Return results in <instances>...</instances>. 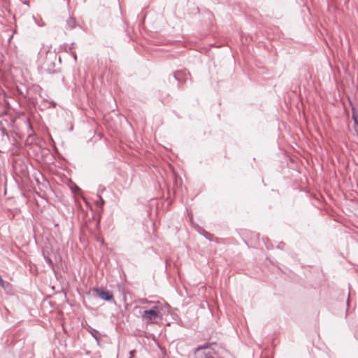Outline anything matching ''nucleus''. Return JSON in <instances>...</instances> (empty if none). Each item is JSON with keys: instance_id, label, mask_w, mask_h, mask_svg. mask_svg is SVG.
I'll use <instances>...</instances> for the list:
<instances>
[{"instance_id": "obj_1", "label": "nucleus", "mask_w": 358, "mask_h": 358, "mask_svg": "<svg viewBox=\"0 0 358 358\" xmlns=\"http://www.w3.org/2000/svg\"><path fill=\"white\" fill-rule=\"evenodd\" d=\"M163 304L157 303V306H152L150 309H145L141 313L142 322L148 325L157 324L163 320Z\"/></svg>"}, {"instance_id": "obj_2", "label": "nucleus", "mask_w": 358, "mask_h": 358, "mask_svg": "<svg viewBox=\"0 0 358 358\" xmlns=\"http://www.w3.org/2000/svg\"><path fill=\"white\" fill-rule=\"evenodd\" d=\"M213 343H206L197 346L194 350V358H213L214 351L211 348Z\"/></svg>"}, {"instance_id": "obj_3", "label": "nucleus", "mask_w": 358, "mask_h": 358, "mask_svg": "<svg viewBox=\"0 0 358 358\" xmlns=\"http://www.w3.org/2000/svg\"><path fill=\"white\" fill-rule=\"evenodd\" d=\"M95 290L96 292L97 295L101 299H103L106 301H110V300H112L113 299V294L108 290H105V289H103L101 288H96Z\"/></svg>"}, {"instance_id": "obj_4", "label": "nucleus", "mask_w": 358, "mask_h": 358, "mask_svg": "<svg viewBox=\"0 0 358 358\" xmlns=\"http://www.w3.org/2000/svg\"><path fill=\"white\" fill-rule=\"evenodd\" d=\"M87 331H89V333L92 336V337L96 341L97 343L99 342L100 341V336H99V332L98 330L91 327H89L87 328Z\"/></svg>"}, {"instance_id": "obj_5", "label": "nucleus", "mask_w": 358, "mask_h": 358, "mask_svg": "<svg viewBox=\"0 0 358 358\" xmlns=\"http://www.w3.org/2000/svg\"><path fill=\"white\" fill-rule=\"evenodd\" d=\"M138 302L141 303V304H147V305H150L151 306H157V303H160L159 301H150V300H148L147 299H140L138 300Z\"/></svg>"}, {"instance_id": "obj_6", "label": "nucleus", "mask_w": 358, "mask_h": 358, "mask_svg": "<svg viewBox=\"0 0 358 358\" xmlns=\"http://www.w3.org/2000/svg\"><path fill=\"white\" fill-rule=\"evenodd\" d=\"M95 203L96 206L102 208L105 203V201L101 196L97 195V200L96 201Z\"/></svg>"}, {"instance_id": "obj_7", "label": "nucleus", "mask_w": 358, "mask_h": 358, "mask_svg": "<svg viewBox=\"0 0 358 358\" xmlns=\"http://www.w3.org/2000/svg\"><path fill=\"white\" fill-rule=\"evenodd\" d=\"M185 75V73L182 72V71H178V72H176L174 74H173V77L176 80H177L178 82H181L182 81V76Z\"/></svg>"}, {"instance_id": "obj_8", "label": "nucleus", "mask_w": 358, "mask_h": 358, "mask_svg": "<svg viewBox=\"0 0 358 358\" xmlns=\"http://www.w3.org/2000/svg\"><path fill=\"white\" fill-rule=\"evenodd\" d=\"M68 26L70 27V29H73L76 27V22L73 19L70 17L67 22H66Z\"/></svg>"}, {"instance_id": "obj_9", "label": "nucleus", "mask_w": 358, "mask_h": 358, "mask_svg": "<svg viewBox=\"0 0 358 358\" xmlns=\"http://www.w3.org/2000/svg\"><path fill=\"white\" fill-rule=\"evenodd\" d=\"M43 257H44V259H45V261L46 262V263L51 267L53 266V262L52 260L48 256H45L44 254H43Z\"/></svg>"}, {"instance_id": "obj_10", "label": "nucleus", "mask_w": 358, "mask_h": 358, "mask_svg": "<svg viewBox=\"0 0 358 358\" xmlns=\"http://www.w3.org/2000/svg\"><path fill=\"white\" fill-rule=\"evenodd\" d=\"M0 131L2 132L3 134H6L8 136L6 129L4 127L2 126L1 122H0Z\"/></svg>"}, {"instance_id": "obj_11", "label": "nucleus", "mask_w": 358, "mask_h": 358, "mask_svg": "<svg viewBox=\"0 0 358 358\" xmlns=\"http://www.w3.org/2000/svg\"><path fill=\"white\" fill-rule=\"evenodd\" d=\"M203 236L209 241H211V236H213L212 234L205 231V234H203Z\"/></svg>"}, {"instance_id": "obj_12", "label": "nucleus", "mask_w": 358, "mask_h": 358, "mask_svg": "<svg viewBox=\"0 0 358 358\" xmlns=\"http://www.w3.org/2000/svg\"><path fill=\"white\" fill-rule=\"evenodd\" d=\"M27 127H28L29 131H30L33 132V128H32L31 124L29 120H27Z\"/></svg>"}, {"instance_id": "obj_13", "label": "nucleus", "mask_w": 358, "mask_h": 358, "mask_svg": "<svg viewBox=\"0 0 358 358\" xmlns=\"http://www.w3.org/2000/svg\"><path fill=\"white\" fill-rule=\"evenodd\" d=\"M352 118H353L355 124L358 125V119L354 113L352 114Z\"/></svg>"}, {"instance_id": "obj_14", "label": "nucleus", "mask_w": 358, "mask_h": 358, "mask_svg": "<svg viewBox=\"0 0 358 358\" xmlns=\"http://www.w3.org/2000/svg\"><path fill=\"white\" fill-rule=\"evenodd\" d=\"M136 354V350H132L129 352V355H130V357L134 356V355Z\"/></svg>"}, {"instance_id": "obj_15", "label": "nucleus", "mask_w": 358, "mask_h": 358, "mask_svg": "<svg viewBox=\"0 0 358 358\" xmlns=\"http://www.w3.org/2000/svg\"><path fill=\"white\" fill-rule=\"evenodd\" d=\"M73 59H74V60H75V61H76V60H77V55H76V53H73Z\"/></svg>"}, {"instance_id": "obj_16", "label": "nucleus", "mask_w": 358, "mask_h": 358, "mask_svg": "<svg viewBox=\"0 0 358 358\" xmlns=\"http://www.w3.org/2000/svg\"><path fill=\"white\" fill-rule=\"evenodd\" d=\"M28 136H31V133H29Z\"/></svg>"}, {"instance_id": "obj_17", "label": "nucleus", "mask_w": 358, "mask_h": 358, "mask_svg": "<svg viewBox=\"0 0 358 358\" xmlns=\"http://www.w3.org/2000/svg\"><path fill=\"white\" fill-rule=\"evenodd\" d=\"M347 303H348V304L349 303V299H348V301H347Z\"/></svg>"}, {"instance_id": "obj_18", "label": "nucleus", "mask_w": 358, "mask_h": 358, "mask_svg": "<svg viewBox=\"0 0 358 358\" xmlns=\"http://www.w3.org/2000/svg\"><path fill=\"white\" fill-rule=\"evenodd\" d=\"M129 358H131V357H129Z\"/></svg>"}]
</instances>
